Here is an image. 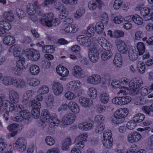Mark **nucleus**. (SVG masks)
Segmentation results:
<instances>
[{"label": "nucleus", "mask_w": 153, "mask_h": 153, "mask_svg": "<svg viewBox=\"0 0 153 153\" xmlns=\"http://www.w3.org/2000/svg\"><path fill=\"white\" fill-rule=\"evenodd\" d=\"M88 135L82 134L77 137L76 139V143L71 151V153H81L80 150L84 146V142L86 141Z\"/></svg>", "instance_id": "nucleus-1"}, {"label": "nucleus", "mask_w": 153, "mask_h": 153, "mask_svg": "<svg viewBox=\"0 0 153 153\" xmlns=\"http://www.w3.org/2000/svg\"><path fill=\"white\" fill-rule=\"evenodd\" d=\"M128 114V111L127 108H122L117 110L115 112L114 123L115 124H120L123 122L124 118Z\"/></svg>", "instance_id": "nucleus-2"}, {"label": "nucleus", "mask_w": 153, "mask_h": 153, "mask_svg": "<svg viewBox=\"0 0 153 153\" xmlns=\"http://www.w3.org/2000/svg\"><path fill=\"white\" fill-rule=\"evenodd\" d=\"M128 114V111L127 108H122L117 110L115 112L114 123L115 124H120L123 122L124 118Z\"/></svg>", "instance_id": "nucleus-3"}, {"label": "nucleus", "mask_w": 153, "mask_h": 153, "mask_svg": "<svg viewBox=\"0 0 153 153\" xmlns=\"http://www.w3.org/2000/svg\"><path fill=\"white\" fill-rule=\"evenodd\" d=\"M29 105L33 108L31 113L33 117L35 119L39 118L40 116V108L41 107L40 102L35 100H32L30 101Z\"/></svg>", "instance_id": "nucleus-4"}, {"label": "nucleus", "mask_w": 153, "mask_h": 153, "mask_svg": "<svg viewBox=\"0 0 153 153\" xmlns=\"http://www.w3.org/2000/svg\"><path fill=\"white\" fill-rule=\"evenodd\" d=\"M23 51L26 57L32 61H36L40 57L39 52L33 49H27Z\"/></svg>", "instance_id": "nucleus-5"}, {"label": "nucleus", "mask_w": 153, "mask_h": 153, "mask_svg": "<svg viewBox=\"0 0 153 153\" xmlns=\"http://www.w3.org/2000/svg\"><path fill=\"white\" fill-rule=\"evenodd\" d=\"M30 114L28 111L25 110L22 112L21 114H19L15 117H13V120L14 121L17 122H20L23 120L25 121V122H29L30 119Z\"/></svg>", "instance_id": "nucleus-6"}, {"label": "nucleus", "mask_w": 153, "mask_h": 153, "mask_svg": "<svg viewBox=\"0 0 153 153\" xmlns=\"http://www.w3.org/2000/svg\"><path fill=\"white\" fill-rule=\"evenodd\" d=\"M27 143L25 139L21 137L16 140L15 142L13 144V146L19 151L23 152L26 149Z\"/></svg>", "instance_id": "nucleus-7"}, {"label": "nucleus", "mask_w": 153, "mask_h": 153, "mask_svg": "<svg viewBox=\"0 0 153 153\" xmlns=\"http://www.w3.org/2000/svg\"><path fill=\"white\" fill-rule=\"evenodd\" d=\"M143 83L142 79L139 77H137L133 78L130 82L129 85L130 89L133 91L141 86Z\"/></svg>", "instance_id": "nucleus-8"}, {"label": "nucleus", "mask_w": 153, "mask_h": 153, "mask_svg": "<svg viewBox=\"0 0 153 153\" xmlns=\"http://www.w3.org/2000/svg\"><path fill=\"white\" fill-rule=\"evenodd\" d=\"M119 82L122 89L120 90L119 91L117 92V94H121V95L122 94L124 95H126L127 92L126 89L127 90L128 88L126 87L122 86H126L128 85H129L130 82L129 79L126 77L122 78L120 79Z\"/></svg>", "instance_id": "nucleus-9"}, {"label": "nucleus", "mask_w": 153, "mask_h": 153, "mask_svg": "<svg viewBox=\"0 0 153 153\" xmlns=\"http://www.w3.org/2000/svg\"><path fill=\"white\" fill-rule=\"evenodd\" d=\"M88 56L91 62L95 63L98 61L99 59V51L96 48H91L88 51Z\"/></svg>", "instance_id": "nucleus-10"}, {"label": "nucleus", "mask_w": 153, "mask_h": 153, "mask_svg": "<svg viewBox=\"0 0 153 153\" xmlns=\"http://www.w3.org/2000/svg\"><path fill=\"white\" fill-rule=\"evenodd\" d=\"M92 38L79 35L77 37V39L78 42L81 45L84 47H89L92 42Z\"/></svg>", "instance_id": "nucleus-11"}, {"label": "nucleus", "mask_w": 153, "mask_h": 153, "mask_svg": "<svg viewBox=\"0 0 153 153\" xmlns=\"http://www.w3.org/2000/svg\"><path fill=\"white\" fill-rule=\"evenodd\" d=\"M116 46L118 51L123 54L126 53L128 51V46L123 41L118 39L116 42Z\"/></svg>", "instance_id": "nucleus-12"}, {"label": "nucleus", "mask_w": 153, "mask_h": 153, "mask_svg": "<svg viewBox=\"0 0 153 153\" xmlns=\"http://www.w3.org/2000/svg\"><path fill=\"white\" fill-rule=\"evenodd\" d=\"M81 85L82 84L79 81H72L68 83L67 88L69 91H75L80 88Z\"/></svg>", "instance_id": "nucleus-13"}, {"label": "nucleus", "mask_w": 153, "mask_h": 153, "mask_svg": "<svg viewBox=\"0 0 153 153\" xmlns=\"http://www.w3.org/2000/svg\"><path fill=\"white\" fill-rule=\"evenodd\" d=\"M141 138V135L137 132H134L128 134L127 136L128 141L133 143L138 142Z\"/></svg>", "instance_id": "nucleus-14"}, {"label": "nucleus", "mask_w": 153, "mask_h": 153, "mask_svg": "<svg viewBox=\"0 0 153 153\" xmlns=\"http://www.w3.org/2000/svg\"><path fill=\"white\" fill-rule=\"evenodd\" d=\"M87 81L88 83L97 85L101 82V77L99 74H94L89 76Z\"/></svg>", "instance_id": "nucleus-15"}, {"label": "nucleus", "mask_w": 153, "mask_h": 153, "mask_svg": "<svg viewBox=\"0 0 153 153\" xmlns=\"http://www.w3.org/2000/svg\"><path fill=\"white\" fill-rule=\"evenodd\" d=\"M75 118L76 117L74 114L70 113L65 115L62 118V121L64 125H68L72 124Z\"/></svg>", "instance_id": "nucleus-16"}, {"label": "nucleus", "mask_w": 153, "mask_h": 153, "mask_svg": "<svg viewBox=\"0 0 153 153\" xmlns=\"http://www.w3.org/2000/svg\"><path fill=\"white\" fill-rule=\"evenodd\" d=\"M49 126L52 129L56 128L60 123V121L57 118V115L55 114H52L51 118L48 121Z\"/></svg>", "instance_id": "nucleus-17"}, {"label": "nucleus", "mask_w": 153, "mask_h": 153, "mask_svg": "<svg viewBox=\"0 0 153 153\" xmlns=\"http://www.w3.org/2000/svg\"><path fill=\"white\" fill-rule=\"evenodd\" d=\"M97 41L100 45L105 50H111L112 49V45L105 38L100 37L98 38Z\"/></svg>", "instance_id": "nucleus-18"}, {"label": "nucleus", "mask_w": 153, "mask_h": 153, "mask_svg": "<svg viewBox=\"0 0 153 153\" xmlns=\"http://www.w3.org/2000/svg\"><path fill=\"white\" fill-rule=\"evenodd\" d=\"M18 127V125L16 123L11 124L8 126L7 129L12 132L7 134L6 137L9 138L15 136L17 134Z\"/></svg>", "instance_id": "nucleus-19"}, {"label": "nucleus", "mask_w": 153, "mask_h": 153, "mask_svg": "<svg viewBox=\"0 0 153 153\" xmlns=\"http://www.w3.org/2000/svg\"><path fill=\"white\" fill-rule=\"evenodd\" d=\"M53 18V15L52 13H45L41 20V23L43 25L49 26L50 25V22Z\"/></svg>", "instance_id": "nucleus-20"}, {"label": "nucleus", "mask_w": 153, "mask_h": 153, "mask_svg": "<svg viewBox=\"0 0 153 153\" xmlns=\"http://www.w3.org/2000/svg\"><path fill=\"white\" fill-rule=\"evenodd\" d=\"M52 89L53 92L55 95L59 96L62 93L63 87L61 83L55 82L53 85Z\"/></svg>", "instance_id": "nucleus-21"}, {"label": "nucleus", "mask_w": 153, "mask_h": 153, "mask_svg": "<svg viewBox=\"0 0 153 153\" xmlns=\"http://www.w3.org/2000/svg\"><path fill=\"white\" fill-rule=\"evenodd\" d=\"M80 105L85 108L91 106L92 103V101L90 99L83 97H80L79 100Z\"/></svg>", "instance_id": "nucleus-22"}, {"label": "nucleus", "mask_w": 153, "mask_h": 153, "mask_svg": "<svg viewBox=\"0 0 153 153\" xmlns=\"http://www.w3.org/2000/svg\"><path fill=\"white\" fill-rule=\"evenodd\" d=\"M9 97L10 101L13 103H17L19 100V95L15 91H10L9 93Z\"/></svg>", "instance_id": "nucleus-23"}, {"label": "nucleus", "mask_w": 153, "mask_h": 153, "mask_svg": "<svg viewBox=\"0 0 153 153\" xmlns=\"http://www.w3.org/2000/svg\"><path fill=\"white\" fill-rule=\"evenodd\" d=\"M27 84L26 81L23 79L14 78L13 85L19 88H22L25 87Z\"/></svg>", "instance_id": "nucleus-24"}, {"label": "nucleus", "mask_w": 153, "mask_h": 153, "mask_svg": "<svg viewBox=\"0 0 153 153\" xmlns=\"http://www.w3.org/2000/svg\"><path fill=\"white\" fill-rule=\"evenodd\" d=\"M68 108L71 112L75 114H78L80 111L78 105L73 101H71L68 103Z\"/></svg>", "instance_id": "nucleus-25"}, {"label": "nucleus", "mask_w": 153, "mask_h": 153, "mask_svg": "<svg viewBox=\"0 0 153 153\" xmlns=\"http://www.w3.org/2000/svg\"><path fill=\"white\" fill-rule=\"evenodd\" d=\"M57 73L62 77H66L69 74V71L63 66H57L56 68Z\"/></svg>", "instance_id": "nucleus-26"}, {"label": "nucleus", "mask_w": 153, "mask_h": 153, "mask_svg": "<svg viewBox=\"0 0 153 153\" xmlns=\"http://www.w3.org/2000/svg\"><path fill=\"white\" fill-rule=\"evenodd\" d=\"M122 57L120 54L117 53L114 56L113 63L114 66L117 67H120L122 65Z\"/></svg>", "instance_id": "nucleus-27"}, {"label": "nucleus", "mask_w": 153, "mask_h": 153, "mask_svg": "<svg viewBox=\"0 0 153 153\" xmlns=\"http://www.w3.org/2000/svg\"><path fill=\"white\" fill-rule=\"evenodd\" d=\"M94 0V1L93 0L89 2L88 4V7L90 9L96 8L97 7V5L95 3L96 2H97L98 3V5L99 9H100V7L104 6V4L100 0Z\"/></svg>", "instance_id": "nucleus-28"}, {"label": "nucleus", "mask_w": 153, "mask_h": 153, "mask_svg": "<svg viewBox=\"0 0 153 153\" xmlns=\"http://www.w3.org/2000/svg\"><path fill=\"white\" fill-rule=\"evenodd\" d=\"M93 124L89 122L81 123L78 125L79 128L82 130L87 131L90 130L93 128Z\"/></svg>", "instance_id": "nucleus-29"}, {"label": "nucleus", "mask_w": 153, "mask_h": 153, "mask_svg": "<svg viewBox=\"0 0 153 153\" xmlns=\"http://www.w3.org/2000/svg\"><path fill=\"white\" fill-rule=\"evenodd\" d=\"M16 66L19 68L25 69L27 67V63L24 58H20V60L16 62Z\"/></svg>", "instance_id": "nucleus-30"}, {"label": "nucleus", "mask_w": 153, "mask_h": 153, "mask_svg": "<svg viewBox=\"0 0 153 153\" xmlns=\"http://www.w3.org/2000/svg\"><path fill=\"white\" fill-rule=\"evenodd\" d=\"M72 74L75 77H80L83 75L81 68L78 66L74 67L72 71Z\"/></svg>", "instance_id": "nucleus-31"}, {"label": "nucleus", "mask_w": 153, "mask_h": 153, "mask_svg": "<svg viewBox=\"0 0 153 153\" xmlns=\"http://www.w3.org/2000/svg\"><path fill=\"white\" fill-rule=\"evenodd\" d=\"M15 38L13 36H5L3 39V43L7 45L10 46L15 43Z\"/></svg>", "instance_id": "nucleus-32"}, {"label": "nucleus", "mask_w": 153, "mask_h": 153, "mask_svg": "<svg viewBox=\"0 0 153 153\" xmlns=\"http://www.w3.org/2000/svg\"><path fill=\"white\" fill-rule=\"evenodd\" d=\"M138 53L135 49H130L128 51V55L130 60L131 61L136 60L138 57Z\"/></svg>", "instance_id": "nucleus-33"}, {"label": "nucleus", "mask_w": 153, "mask_h": 153, "mask_svg": "<svg viewBox=\"0 0 153 153\" xmlns=\"http://www.w3.org/2000/svg\"><path fill=\"white\" fill-rule=\"evenodd\" d=\"M15 77L10 76H5L2 80V83L4 85L7 86L9 85H13Z\"/></svg>", "instance_id": "nucleus-34"}, {"label": "nucleus", "mask_w": 153, "mask_h": 153, "mask_svg": "<svg viewBox=\"0 0 153 153\" xmlns=\"http://www.w3.org/2000/svg\"><path fill=\"white\" fill-rule=\"evenodd\" d=\"M111 50H106L101 54V58L104 61L109 59L112 56V53L110 51Z\"/></svg>", "instance_id": "nucleus-35"}, {"label": "nucleus", "mask_w": 153, "mask_h": 153, "mask_svg": "<svg viewBox=\"0 0 153 153\" xmlns=\"http://www.w3.org/2000/svg\"><path fill=\"white\" fill-rule=\"evenodd\" d=\"M78 29V26L74 24H72L71 26H68L66 27L64 31L67 33H74L76 32Z\"/></svg>", "instance_id": "nucleus-36"}, {"label": "nucleus", "mask_w": 153, "mask_h": 153, "mask_svg": "<svg viewBox=\"0 0 153 153\" xmlns=\"http://www.w3.org/2000/svg\"><path fill=\"white\" fill-rule=\"evenodd\" d=\"M99 98L102 103L104 104L107 103L109 100V95L107 93L103 92L100 94Z\"/></svg>", "instance_id": "nucleus-37"}, {"label": "nucleus", "mask_w": 153, "mask_h": 153, "mask_svg": "<svg viewBox=\"0 0 153 153\" xmlns=\"http://www.w3.org/2000/svg\"><path fill=\"white\" fill-rule=\"evenodd\" d=\"M33 94V93L31 90H29L25 92L24 95V100L22 101V102L24 104L26 105L28 103V100L27 99L31 97Z\"/></svg>", "instance_id": "nucleus-38"}, {"label": "nucleus", "mask_w": 153, "mask_h": 153, "mask_svg": "<svg viewBox=\"0 0 153 153\" xmlns=\"http://www.w3.org/2000/svg\"><path fill=\"white\" fill-rule=\"evenodd\" d=\"M97 93V90L93 87L89 88L87 92L88 96L93 99H94L96 98Z\"/></svg>", "instance_id": "nucleus-39"}, {"label": "nucleus", "mask_w": 153, "mask_h": 153, "mask_svg": "<svg viewBox=\"0 0 153 153\" xmlns=\"http://www.w3.org/2000/svg\"><path fill=\"white\" fill-rule=\"evenodd\" d=\"M30 70L31 74L33 75H37L39 72V68L37 65H33L30 66Z\"/></svg>", "instance_id": "nucleus-40"}, {"label": "nucleus", "mask_w": 153, "mask_h": 153, "mask_svg": "<svg viewBox=\"0 0 153 153\" xmlns=\"http://www.w3.org/2000/svg\"><path fill=\"white\" fill-rule=\"evenodd\" d=\"M42 114L43 121L48 122L51 118V114L48 111L47 109L43 110L42 111Z\"/></svg>", "instance_id": "nucleus-41"}, {"label": "nucleus", "mask_w": 153, "mask_h": 153, "mask_svg": "<svg viewBox=\"0 0 153 153\" xmlns=\"http://www.w3.org/2000/svg\"><path fill=\"white\" fill-rule=\"evenodd\" d=\"M137 47L139 55H143L145 51V47L144 44L143 42H139L137 44Z\"/></svg>", "instance_id": "nucleus-42"}, {"label": "nucleus", "mask_w": 153, "mask_h": 153, "mask_svg": "<svg viewBox=\"0 0 153 153\" xmlns=\"http://www.w3.org/2000/svg\"><path fill=\"white\" fill-rule=\"evenodd\" d=\"M103 23L98 22L95 25V31L98 34H100L103 32L104 29Z\"/></svg>", "instance_id": "nucleus-43"}, {"label": "nucleus", "mask_w": 153, "mask_h": 153, "mask_svg": "<svg viewBox=\"0 0 153 153\" xmlns=\"http://www.w3.org/2000/svg\"><path fill=\"white\" fill-rule=\"evenodd\" d=\"M132 20L135 24L138 25H141L143 23V19L138 15L133 16L132 17Z\"/></svg>", "instance_id": "nucleus-44"}, {"label": "nucleus", "mask_w": 153, "mask_h": 153, "mask_svg": "<svg viewBox=\"0 0 153 153\" xmlns=\"http://www.w3.org/2000/svg\"><path fill=\"white\" fill-rule=\"evenodd\" d=\"M0 27L4 30H8L11 28V24L5 21H0Z\"/></svg>", "instance_id": "nucleus-45"}, {"label": "nucleus", "mask_w": 153, "mask_h": 153, "mask_svg": "<svg viewBox=\"0 0 153 153\" xmlns=\"http://www.w3.org/2000/svg\"><path fill=\"white\" fill-rule=\"evenodd\" d=\"M145 118L144 114H136L133 117V120L136 123H140L143 121Z\"/></svg>", "instance_id": "nucleus-46"}, {"label": "nucleus", "mask_w": 153, "mask_h": 153, "mask_svg": "<svg viewBox=\"0 0 153 153\" xmlns=\"http://www.w3.org/2000/svg\"><path fill=\"white\" fill-rule=\"evenodd\" d=\"M144 33L143 31L140 30L136 31L134 33V41L140 40L144 36Z\"/></svg>", "instance_id": "nucleus-47"}, {"label": "nucleus", "mask_w": 153, "mask_h": 153, "mask_svg": "<svg viewBox=\"0 0 153 153\" xmlns=\"http://www.w3.org/2000/svg\"><path fill=\"white\" fill-rule=\"evenodd\" d=\"M27 10H36V9H40V6L38 4L37 2L35 1L34 3V5L31 3H29L27 5Z\"/></svg>", "instance_id": "nucleus-48"}, {"label": "nucleus", "mask_w": 153, "mask_h": 153, "mask_svg": "<svg viewBox=\"0 0 153 153\" xmlns=\"http://www.w3.org/2000/svg\"><path fill=\"white\" fill-rule=\"evenodd\" d=\"M94 34V27L92 25H89L88 27L87 36L91 38Z\"/></svg>", "instance_id": "nucleus-49"}, {"label": "nucleus", "mask_w": 153, "mask_h": 153, "mask_svg": "<svg viewBox=\"0 0 153 153\" xmlns=\"http://www.w3.org/2000/svg\"><path fill=\"white\" fill-rule=\"evenodd\" d=\"M49 91L48 87L47 86L44 85L40 87L38 92L39 94H47L49 92Z\"/></svg>", "instance_id": "nucleus-50"}, {"label": "nucleus", "mask_w": 153, "mask_h": 153, "mask_svg": "<svg viewBox=\"0 0 153 153\" xmlns=\"http://www.w3.org/2000/svg\"><path fill=\"white\" fill-rule=\"evenodd\" d=\"M3 16L6 19L10 22L12 21L14 19L13 14L8 12L4 13Z\"/></svg>", "instance_id": "nucleus-51"}, {"label": "nucleus", "mask_w": 153, "mask_h": 153, "mask_svg": "<svg viewBox=\"0 0 153 153\" xmlns=\"http://www.w3.org/2000/svg\"><path fill=\"white\" fill-rule=\"evenodd\" d=\"M136 123L133 120L128 121L126 124L127 128L130 130H133L136 126Z\"/></svg>", "instance_id": "nucleus-52"}, {"label": "nucleus", "mask_w": 153, "mask_h": 153, "mask_svg": "<svg viewBox=\"0 0 153 153\" xmlns=\"http://www.w3.org/2000/svg\"><path fill=\"white\" fill-rule=\"evenodd\" d=\"M102 143L103 146L108 149L110 148L112 146V141L111 139L103 140Z\"/></svg>", "instance_id": "nucleus-53"}, {"label": "nucleus", "mask_w": 153, "mask_h": 153, "mask_svg": "<svg viewBox=\"0 0 153 153\" xmlns=\"http://www.w3.org/2000/svg\"><path fill=\"white\" fill-rule=\"evenodd\" d=\"M29 84L31 86H35L37 85L40 83V81L38 79L31 78L28 81Z\"/></svg>", "instance_id": "nucleus-54"}, {"label": "nucleus", "mask_w": 153, "mask_h": 153, "mask_svg": "<svg viewBox=\"0 0 153 153\" xmlns=\"http://www.w3.org/2000/svg\"><path fill=\"white\" fill-rule=\"evenodd\" d=\"M124 36V32L121 30H116L114 32V38H119L123 36Z\"/></svg>", "instance_id": "nucleus-55"}, {"label": "nucleus", "mask_w": 153, "mask_h": 153, "mask_svg": "<svg viewBox=\"0 0 153 153\" xmlns=\"http://www.w3.org/2000/svg\"><path fill=\"white\" fill-rule=\"evenodd\" d=\"M112 134L111 131L109 130H106L104 131L103 134V140L111 139Z\"/></svg>", "instance_id": "nucleus-56"}, {"label": "nucleus", "mask_w": 153, "mask_h": 153, "mask_svg": "<svg viewBox=\"0 0 153 153\" xmlns=\"http://www.w3.org/2000/svg\"><path fill=\"white\" fill-rule=\"evenodd\" d=\"M121 103L122 105L127 104L131 100V97L129 96L121 97Z\"/></svg>", "instance_id": "nucleus-57"}, {"label": "nucleus", "mask_w": 153, "mask_h": 153, "mask_svg": "<svg viewBox=\"0 0 153 153\" xmlns=\"http://www.w3.org/2000/svg\"><path fill=\"white\" fill-rule=\"evenodd\" d=\"M45 141L46 143L49 146H52L55 143L54 140L50 136L46 137L45 138Z\"/></svg>", "instance_id": "nucleus-58"}, {"label": "nucleus", "mask_w": 153, "mask_h": 153, "mask_svg": "<svg viewBox=\"0 0 153 153\" xmlns=\"http://www.w3.org/2000/svg\"><path fill=\"white\" fill-rule=\"evenodd\" d=\"M68 10H60L59 13V17L61 19H65L68 15Z\"/></svg>", "instance_id": "nucleus-59"}, {"label": "nucleus", "mask_w": 153, "mask_h": 153, "mask_svg": "<svg viewBox=\"0 0 153 153\" xmlns=\"http://www.w3.org/2000/svg\"><path fill=\"white\" fill-rule=\"evenodd\" d=\"M65 97L68 100H73L76 98L75 95L72 92L68 91L66 92L64 95Z\"/></svg>", "instance_id": "nucleus-60"}, {"label": "nucleus", "mask_w": 153, "mask_h": 153, "mask_svg": "<svg viewBox=\"0 0 153 153\" xmlns=\"http://www.w3.org/2000/svg\"><path fill=\"white\" fill-rule=\"evenodd\" d=\"M23 105H17L16 106V111L20 113L21 114L23 112V111H24L26 110L25 109V105L22 102Z\"/></svg>", "instance_id": "nucleus-61"}, {"label": "nucleus", "mask_w": 153, "mask_h": 153, "mask_svg": "<svg viewBox=\"0 0 153 153\" xmlns=\"http://www.w3.org/2000/svg\"><path fill=\"white\" fill-rule=\"evenodd\" d=\"M124 20L123 17L121 16H117L114 19V22L116 24H119L121 23Z\"/></svg>", "instance_id": "nucleus-62"}, {"label": "nucleus", "mask_w": 153, "mask_h": 153, "mask_svg": "<svg viewBox=\"0 0 153 153\" xmlns=\"http://www.w3.org/2000/svg\"><path fill=\"white\" fill-rule=\"evenodd\" d=\"M96 110L99 113H101L106 109L105 106L101 104H98L96 106Z\"/></svg>", "instance_id": "nucleus-63"}, {"label": "nucleus", "mask_w": 153, "mask_h": 153, "mask_svg": "<svg viewBox=\"0 0 153 153\" xmlns=\"http://www.w3.org/2000/svg\"><path fill=\"white\" fill-rule=\"evenodd\" d=\"M142 40L144 42L146 41L147 43L149 45H153V36L150 37L148 39L146 37L143 38Z\"/></svg>", "instance_id": "nucleus-64"}]
</instances>
